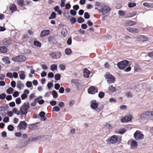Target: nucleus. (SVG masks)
<instances>
[{
    "instance_id": "f257e3e1",
    "label": "nucleus",
    "mask_w": 153,
    "mask_h": 153,
    "mask_svg": "<svg viewBox=\"0 0 153 153\" xmlns=\"http://www.w3.org/2000/svg\"><path fill=\"white\" fill-rule=\"evenodd\" d=\"M111 9L108 6H104L101 9L99 10V13H102V14L105 16L108 15L109 13V11Z\"/></svg>"
},
{
    "instance_id": "f03ea898",
    "label": "nucleus",
    "mask_w": 153,
    "mask_h": 153,
    "mask_svg": "<svg viewBox=\"0 0 153 153\" xmlns=\"http://www.w3.org/2000/svg\"><path fill=\"white\" fill-rule=\"evenodd\" d=\"M141 117L142 118H147L152 120L153 119V111L144 112L141 115Z\"/></svg>"
},
{
    "instance_id": "7ed1b4c3",
    "label": "nucleus",
    "mask_w": 153,
    "mask_h": 153,
    "mask_svg": "<svg viewBox=\"0 0 153 153\" xmlns=\"http://www.w3.org/2000/svg\"><path fill=\"white\" fill-rule=\"evenodd\" d=\"M129 63V62L127 60H123L118 62L117 65L120 69L123 70L127 66Z\"/></svg>"
},
{
    "instance_id": "20e7f679",
    "label": "nucleus",
    "mask_w": 153,
    "mask_h": 153,
    "mask_svg": "<svg viewBox=\"0 0 153 153\" xmlns=\"http://www.w3.org/2000/svg\"><path fill=\"white\" fill-rule=\"evenodd\" d=\"M105 77L107 79V82L109 83H113L115 81V77L111 74L106 73L105 75Z\"/></svg>"
},
{
    "instance_id": "39448f33",
    "label": "nucleus",
    "mask_w": 153,
    "mask_h": 153,
    "mask_svg": "<svg viewBox=\"0 0 153 153\" xmlns=\"http://www.w3.org/2000/svg\"><path fill=\"white\" fill-rule=\"evenodd\" d=\"M12 59L15 62H21L25 61L26 58L24 56L20 55L13 57Z\"/></svg>"
},
{
    "instance_id": "423d86ee",
    "label": "nucleus",
    "mask_w": 153,
    "mask_h": 153,
    "mask_svg": "<svg viewBox=\"0 0 153 153\" xmlns=\"http://www.w3.org/2000/svg\"><path fill=\"white\" fill-rule=\"evenodd\" d=\"M134 137L136 140H141L143 138L144 135L141 134L140 131L137 130L134 133Z\"/></svg>"
},
{
    "instance_id": "0eeeda50",
    "label": "nucleus",
    "mask_w": 153,
    "mask_h": 153,
    "mask_svg": "<svg viewBox=\"0 0 153 153\" xmlns=\"http://www.w3.org/2000/svg\"><path fill=\"white\" fill-rule=\"evenodd\" d=\"M49 55L52 58L56 59H59L62 56L61 53L58 51L50 53Z\"/></svg>"
},
{
    "instance_id": "6e6552de",
    "label": "nucleus",
    "mask_w": 153,
    "mask_h": 153,
    "mask_svg": "<svg viewBox=\"0 0 153 153\" xmlns=\"http://www.w3.org/2000/svg\"><path fill=\"white\" fill-rule=\"evenodd\" d=\"M98 89L94 86H91L88 89V91L89 94H94L98 92Z\"/></svg>"
},
{
    "instance_id": "1a4fd4ad",
    "label": "nucleus",
    "mask_w": 153,
    "mask_h": 153,
    "mask_svg": "<svg viewBox=\"0 0 153 153\" xmlns=\"http://www.w3.org/2000/svg\"><path fill=\"white\" fill-rule=\"evenodd\" d=\"M27 126V124L25 121H21L18 127L19 130L25 129Z\"/></svg>"
},
{
    "instance_id": "9d476101",
    "label": "nucleus",
    "mask_w": 153,
    "mask_h": 153,
    "mask_svg": "<svg viewBox=\"0 0 153 153\" xmlns=\"http://www.w3.org/2000/svg\"><path fill=\"white\" fill-rule=\"evenodd\" d=\"M2 43L4 45L8 46L11 44L12 41L10 38H6L2 41Z\"/></svg>"
},
{
    "instance_id": "9b49d317",
    "label": "nucleus",
    "mask_w": 153,
    "mask_h": 153,
    "mask_svg": "<svg viewBox=\"0 0 153 153\" xmlns=\"http://www.w3.org/2000/svg\"><path fill=\"white\" fill-rule=\"evenodd\" d=\"M38 123H39L37 122L33 124H29L28 128L32 130H35L37 129L38 127Z\"/></svg>"
},
{
    "instance_id": "f8f14e48",
    "label": "nucleus",
    "mask_w": 153,
    "mask_h": 153,
    "mask_svg": "<svg viewBox=\"0 0 153 153\" xmlns=\"http://www.w3.org/2000/svg\"><path fill=\"white\" fill-rule=\"evenodd\" d=\"M117 140L118 138L117 136L114 135L110 138L109 141L111 144H114L117 142Z\"/></svg>"
},
{
    "instance_id": "ddd939ff",
    "label": "nucleus",
    "mask_w": 153,
    "mask_h": 153,
    "mask_svg": "<svg viewBox=\"0 0 153 153\" xmlns=\"http://www.w3.org/2000/svg\"><path fill=\"white\" fill-rule=\"evenodd\" d=\"M132 119V116L130 115H128L125 116L124 118L122 120V121L123 122H127L131 121Z\"/></svg>"
},
{
    "instance_id": "4468645a",
    "label": "nucleus",
    "mask_w": 153,
    "mask_h": 153,
    "mask_svg": "<svg viewBox=\"0 0 153 153\" xmlns=\"http://www.w3.org/2000/svg\"><path fill=\"white\" fill-rule=\"evenodd\" d=\"M20 114L22 116L24 115L25 118V116L27 113L28 110L23 108L20 107ZM21 119H22V116L21 117Z\"/></svg>"
},
{
    "instance_id": "2eb2a0df",
    "label": "nucleus",
    "mask_w": 153,
    "mask_h": 153,
    "mask_svg": "<svg viewBox=\"0 0 153 153\" xmlns=\"http://www.w3.org/2000/svg\"><path fill=\"white\" fill-rule=\"evenodd\" d=\"M79 80L78 79H71V83L75 84L77 90H78V88L80 85V84L79 82Z\"/></svg>"
},
{
    "instance_id": "dca6fc26",
    "label": "nucleus",
    "mask_w": 153,
    "mask_h": 153,
    "mask_svg": "<svg viewBox=\"0 0 153 153\" xmlns=\"http://www.w3.org/2000/svg\"><path fill=\"white\" fill-rule=\"evenodd\" d=\"M137 40L139 41L144 42L147 41L148 39L145 36L140 35L137 38Z\"/></svg>"
},
{
    "instance_id": "f3484780",
    "label": "nucleus",
    "mask_w": 153,
    "mask_h": 153,
    "mask_svg": "<svg viewBox=\"0 0 153 153\" xmlns=\"http://www.w3.org/2000/svg\"><path fill=\"white\" fill-rule=\"evenodd\" d=\"M98 104L95 100H93L91 102V107L93 109H96L98 106Z\"/></svg>"
},
{
    "instance_id": "a211bd4d",
    "label": "nucleus",
    "mask_w": 153,
    "mask_h": 153,
    "mask_svg": "<svg viewBox=\"0 0 153 153\" xmlns=\"http://www.w3.org/2000/svg\"><path fill=\"white\" fill-rule=\"evenodd\" d=\"M49 33L50 31L48 29L46 30H43L41 32L40 36L42 37H43L45 36H47L49 34Z\"/></svg>"
},
{
    "instance_id": "6ab92c4d",
    "label": "nucleus",
    "mask_w": 153,
    "mask_h": 153,
    "mask_svg": "<svg viewBox=\"0 0 153 153\" xmlns=\"http://www.w3.org/2000/svg\"><path fill=\"white\" fill-rule=\"evenodd\" d=\"M83 76L86 78H88L90 74V71L87 68H85L83 70Z\"/></svg>"
},
{
    "instance_id": "aec40b11",
    "label": "nucleus",
    "mask_w": 153,
    "mask_h": 153,
    "mask_svg": "<svg viewBox=\"0 0 153 153\" xmlns=\"http://www.w3.org/2000/svg\"><path fill=\"white\" fill-rule=\"evenodd\" d=\"M17 87L21 90L22 88L24 87V84L20 81H18L17 82Z\"/></svg>"
},
{
    "instance_id": "412c9836",
    "label": "nucleus",
    "mask_w": 153,
    "mask_h": 153,
    "mask_svg": "<svg viewBox=\"0 0 153 153\" xmlns=\"http://www.w3.org/2000/svg\"><path fill=\"white\" fill-rule=\"evenodd\" d=\"M21 107L28 110L30 108V104L27 102H26L23 103V105Z\"/></svg>"
},
{
    "instance_id": "4be33fe9",
    "label": "nucleus",
    "mask_w": 153,
    "mask_h": 153,
    "mask_svg": "<svg viewBox=\"0 0 153 153\" xmlns=\"http://www.w3.org/2000/svg\"><path fill=\"white\" fill-rule=\"evenodd\" d=\"M138 146L137 143L135 140H132L131 143V148H135Z\"/></svg>"
},
{
    "instance_id": "5701e85b",
    "label": "nucleus",
    "mask_w": 153,
    "mask_h": 153,
    "mask_svg": "<svg viewBox=\"0 0 153 153\" xmlns=\"http://www.w3.org/2000/svg\"><path fill=\"white\" fill-rule=\"evenodd\" d=\"M10 10L11 11L12 13H13L15 11L17 10V8L16 5L14 4H13L10 6Z\"/></svg>"
},
{
    "instance_id": "b1692460",
    "label": "nucleus",
    "mask_w": 153,
    "mask_h": 153,
    "mask_svg": "<svg viewBox=\"0 0 153 153\" xmlns=\"http://www.w3.org/2000/svg\"><path fill=\"white\" fill-rule=\"evenodd\" d=\"M137 13L136 12L128 13L126 14V18L131 17L135 16Z\"/></svg>"
},
{
    "instance_id": "393cba45",
    "label": "nucleus",
    "mask_w": 153,
    "mask_h": 153,
    "mask_svg": "<svg viewBox=\"0 0 153 153\" xmlns=\"http://www.w3.org/2000/svg\"><path fill=\"white\" fill-rule=\"evenodd\" d=\"M7 48L5 46L0 47V52L2 53H6L7 51Z\"/></svg>"
},
{
    "instance_id": "a878e982",
    "label": "nucleus",
    "mask_w": 153,
    "mask_h": 153,
    "mask_svg": "<svg viewBox=\"0 0 153 153\" xmlns=\"http://www.w3.org/2000/svg\"><path fill=\"white\" fill-rule=\"evenodd\" d=\"M136 22L133 21H129L126 23V25L127 26H131L135 25Z\"/></svg>"
},
{
    "instance_id": "bb28decb",
    "label": "nucleus",
    "mask_w": 153,
    "mask_h": 153,
    "mask_svg": "<svg viewBox=\"0 0 153 153\" xmlns=\"http://www.w3.org/2000/svg\"><path fill=\"white\" fill-rule=\"evenodd\" d=\"M24 73V71H20L19 76L21 79L23 80L25 79V76Z\"/></svg>"
},
{
    "instance_id": "cd10ccee",
    "label": "nucleus",
    "mask_w": 153,
    "mask_h": 153,
    "mask_svg": "<svg viewBox=\"0 0 153 153\" xmlns=\"http://www.w3.org/2000/svg\"><path fill=\"white\" fill-rule=\"evenodd\" d=\"M61 34L63 37H66L68 35V31L67 29H62L61 31Z\"/></svg>"
},
{
    "instance_id": "c85d7f7f",
    "label": "nucleus",
    "mask_w": 153,
    "mask_h": 153,
    "mask_svg": "<svg viewBox=\"0 0 153 153\" xmlns=\"http://www.w3.org/2000/svg\"><path fill=\"white\" fill-rule=\"evenodd\" d=\"M34 45L38 48H40L42 46L41 43L37 41H34L33 42Z\"/></svg>"
},
{
    "instance_id": "c756f323",
    "label": "nucleus",
    "mask_w": 153,
    "mask_h": 153,
    "mask_svg": "<svg viewBox=\"0 0 153 153\" xmlns=\"http://www.w3.org/2000/svg\"><path fill=\"white\" fill-rule=\"evenodd\" d=\"M18 5L20 6L25 5L24 1L23 0H17Z\"/></svg>"
},
{
    "instance_id": "7c9ffc66",
    "label": "nucleus",
    "mask_w": 153,
    "mask_h": 153,
    "mask_svg": "<svg viewBox=\"0 0 153 153\" xmlns=\"http://www.w3.org/2000/svg\"><path fill=\"white\" fill-rule=\"evenodd\" d=\"M134 71L138 72L141 70V68L137 65H135L134 66Z\"/></svg>"
},
{
    "instance_id": "2f4dec72",
    "label": "nucleus",
    "mask_w": 153,
    "mask_h": 153,
    "mask_svg": "<svg viewBox=\"0 0 153 153\" xmlns=\"http://www.w3.org/2000/svg\"><path fill=\"white\" fill-rule=\"evenodd\" d=\"M56 17V13L54 12H52L50 16L49 17V19H55Z\"/></svg>"
},
{
    "instance_id": "473e14b6",
    "label": "nucleus",
    "mask_w": 153,
    "mask_h": 153,
    "mask_svg": "<svg viewBox=\"0 0 153 153\" xmlns=\"http://www.w3.org/2000/svg\"><path fill=\"white\" fill-rule=\"evenodd\" d=\"M65 52L66 54L69 55L71 53L72 51L70 48H68L65 50Z\"/></svg>"
},
{
    "instance_id": "72a5a7b5",
    "label": "nucleus",
    "mask_w": 153,
    "mask_h": 153,
    "mask_svg": "<svg viewBox=\"0 0 153 153\" xmlns=\"http://www.w3.org/2000/svg\"><path fill=\"white\" fill-rule=\"evenodd\" d=\"M108 90L110 92H113L116 91V88L113 87L112 85H111L109 87Z\"/></svg>"
},
{
    "instance_id": "f704fd0d",
    "label": "nucleus",
    "mask_w": 153,
    "mask_h": 153,
    "mask_svg": "<svg viewBox=\"0 0 153 153\" xmlns=\"http://www.w3.org/2000/svg\"><path fill=\"white\" fill-rule=\"evenodd\" d=\"M57 68V66L56 64H53L51 65V69L52 71H53L54 70L56 69Z\"/></svg>"
},
{
    "instance_id": "c9c22d12",
    "label": "nucleus",
    "mask_w": 153,
    "mask_h": 153,
    "mask_svg": "<svg viewBox=\"0 0 153 153\" xmlns=\"http://www.w3.org/2000/svg\"><path fill=\"white\" fill-rule=\"evenodd\" d=\"M59 67L61 70H64L65 69L66 66L63 64H61L59 65Z\"/></svg>"
},
{
    "instance_id": "e433bc0d",
    "label": "nucleus",
    "mask_w": 153,
    "mask_h": 153,
    "mask_svg": "<svg viewBox=\"0 0 153 153\" xmlns=\"http://www.w3.org/2000/svg\"><path fill=\"white\" fill-rule=\"evenodd\" d=\"M61 75L59 74H56L55 76V79L56 80H59L61 78Z\"/></svg>"
},
{
    "instance_id": "4c0bfd02",
    "label": "nucleus",
    "mask_w": 153,
    "mask_h": 153,
    "mask_svg": "<svg viewBox=\"0 0 153 153\" xmlns=\"http://www.w3.org/2000/svg\"><path fill=\"white\" fill-rule=\"evenodd\" d=\"M39 99L38 98H36V99H35L34 100V101L33 102H32L30 103V105H31V106H33V107L35 106L36 105V102L37 101H38V100Z\"/></svg>"
},
{
    "instance_id": "58836bf2",
    "label": "nucleus",
    "mask_w": 153,
    "mask_h": 153,
    "mask_svg": "<svg viewBox=\"0 0 153 153\" xmlns=\"http://www.w3.org/2000/svg\"><path fill=\"white\" fill-rule=\"evenodd\" d=\"M7 92L8 94H11L13 91V89L12 88H10L7 90Z\"/></svg>"
},
{
    "instance_id": "ea45409f",
    "label": "nucleus",
    "mask_w": 153,
    "mask_h": 153,
    "mask_svg": "<svg viewBox=\"0 0 153 153\" xmlns=\"http://www.w3.org/2000/svg\"><path fill=\"white\" fill-rule=\"evenodd\" d=\"M136 4L135 3H129L128 4V6L129 7H132L135 6Z\"/></svg>"
},
{
    "instance_id": "a19ab883",
    "label": "nucleus",
    "mask_w": 153,
    "mask_h": 153,
    "mask_svg": "<svg viewBox=\"0 0 153 153\" xmlns=\"http://www.w3.org/2000/svg\"><path fill=\"white\" fill-rule=\"evenodd\" d=\"M52 95L54 98H56L58 97V94L56 91L55 90H53L52 92Z\"/></svg>"
},
{
    "instance_id": "79ce46f5",
    "label": "nucleus",
    "mask_w": 153,
    "mask_h": 153,
    "mask_svg": "<svg viewBox=\"0 0 153 153\" xmlns=\"http://www.w3.org/2000/svg\"><path fill=\"white\" fill-rule=\"evenodd\" d=\"M128 31L129 32L132 33H137L138 32L137 29H127Z\"/></svg>"
},
{
    "instance_id": "37998d69",
    "label": "nucleus",
    "mask_w": 153,
    "mask_h": 153,
    "mask_svg": "<svg viewBox=\"0 0 153 153\" xmlns=\"http://www.w3.org/2000/svg\"><path fill=\"white\" fill-rule=\"evenodd\" d=\"M60 110V108L58 106H56L53 108V111H58Z\"/></svg>"
},
{
    "instance_id": "c03bdc74",
    "label": "nucleus",
    "mask_w": 153,
    "mask_h": 153,
    "mask_svg": "<svg viewBox=\"0 0 153 153\" xmlns=\"http://www.w3.org/2000/svg\"><path fill=\"white\" fill-rule=\"evenodd\" d=\"M105 95L104 92H100L98 94V96L100 98H102Z\"/></svg>"
},
{
    "instance_id": "a18cd8bd",
    "label": "nucleus",
    "mask_w": 153,
    "mask_h": 153,
    "mask_svg": "<svg viewBox=\"0 0 153 153\" xmlns=\"http://www.w3.org/2000/svg\"><path fill=\"white\" fill-rule=\"evenodd\" d=\"M84 19L81 17H79L77 19L78 22L79 23H81L84 21Z\"/></svg>"
},
{
    "instance_id": "49530a36",
    "label": "nucleus",
    "mask_w": 153,
    "mask_h": 153,
    "mask_svg": "<svg viewBox=\"0 0 153 153\" xmlns=\"http://www.w3.org/2000/svg\"><path fill=\"white\" fill-rule=\"evenodd\" d=\"M26 86L29 88L31 87L32 86V84L31 82L27 81L26 84Z\"/></svg>"
},
{
    "instance_id": "de8ad7c7",
    "label": "nucleus",
    "mask_w": 153,
    "mask_h": 153,
    "mask_svg": "<svg viewBox=\"0 0 153 153\" xmlns=\"http://www.w3.org/2000/svg\"><path fill=\"white\" fill-rule=\"evenodd\" d=\"M7 129L10 131H12L14 129V127L12 125H9L7 127Z\"/></svg>"
},
{
    "instance_id": "09e8293b",
    "label": "nucleus",
    "mask_w": 153,
    "mask_h": 153,
    "mask_svg": "<svg viewBox=\"0 0 153 153\" xmlns=\"http://www.w3.org/2000/svg\"><path fill=\"white\" fill-rule=\"evenodd\" d=\"M84 17L85 19H88L90 18V15L87 12H85L84 14Z\"/></svg>"
},
{
    "instance_id": "8fccbe9b",
    "label": "nucleus",
    "mask_w": 153,
    "mask_h": 153,
    "mask_svg": "<svg viewBox=\"0 0 153 153\" xmlns=\"http://www.w3.org/2000/svg\"><path fill=\"white\" fill-rule=\"evenodd\" d=\"M9 58L8 57H4L2 59L3 61L6 63H7V61L9 60Z\"/></svg>"
},
{
    "instance_id": "3c124183",
    "label": "nucleus",
    "mask_w": 153,
    "mask_h": 153,
    "mask_svg": "<svg viewBox=\"0 0 153 153\" xmlns=\"http://www.w3.org/2000/svg\"><path fill=\"white\" fill-rule=\"evenodd\" d=\"M126 131V130L125 129L122 128L119 131V133L121 134H123Z\"/></svg>"
},
{
    "instance_id": "603ef678",
    "label": "nucleus",
    "mask_w": 153,
    "mask_h": 153,
    "mask_svg": "<svg viewBox=\"0 0 153 153\" xmlns=\"http://www.w3.org/2000/svg\"><path fill=\"white\" fill-rule=\"evenodd\" d=\"M70 13L71 15L73 16H75L76 14V12L74 10H71L70 11Z\"/></svg>"
},
{
    "instance_id": "864d4df0",
    "label": "nucleus",
    "mask_w": 153,
    "mask_h": 153,
    "mask_svg": "<svg viewBox=\"0 0 153 153\" xmlns=\"http://www.w3.org/2000/svg\"><path fill=\"white\" fill-rule=\"evenodd\" d=\"M16 102L17 104H19L21 103V100L20 97L16 99Z\"/></svg>"
},
{
    "instance_id": "5fc2aeb1",
    "label": "nucleus",
    "mask_w": 153,
    "mask_h": 153,
    "mask_svg": "<svg viewBox=\"0 0 153 153\" xmlns=\"http://www.w3.org/2000/svg\"><path fill=\"white\" fill-rule=\"evenodd\" d=\"M76 21V19L74 17H72L70 19L71 22L73 24L75 23Z\"/></svg>"
},
{
    "instance_id": "6e6d98bb",
    "label": "nucleus",
    "mask_w": 153,
    "mask_h": 153,
    "mask_svg": "<svg viewBox=\"0 0 153 153\" xmlns=\"http://www.w3.org/2000/svg\"><path fill=\"white\" fill-rule=\"evenodd\" d=\"M6 76L7 77L11 78L13 77V74L11 73L8 72L6 74Z\"/></svg>"
},
{
    "instance_id": "4d7b16f0",
    "label": "nucleus",
    "mask_w": 153,
    "mask_h": 153,
    "mask_svg": "<svg viewBox=\"0 0 153 153\" xmlns=\"http://www.w3.org/2000/svg\"><path fill=\"white\" fill-rule=\"evenodd\" d=\"M19 95V92L17 91H15L13 94V96L14 97H16Z\"/></svg>"
},
{
    "instance_id": "13d9d810",
    "label": "nucleus",
    "mask_w": 153,
    "mask_h": 153,
    "mask_svg": "<svg viewBox=\"0 0 153 153\" xmlns=\"http://www.w3.org/2000/svg\"><path fill=\"white\" fill-rule=\"evenodd\" d=\"M45 114L44 112L42 111L40 112L39 115L40 117H42L45 116Z\"/></svg>"
},
{
    "instance_id": "bf43d9fd",
    "label": "nucleus",
    "mask_w": 153,
    "mask_h": 153,
    "mask_svg": "<svg viewBox=\"0 0 153 153\" xmlns=\"http://www.w3.org/2000/svg\"><path fill=\"white\" fill-rule=\"evenodd\" d=\"M118 14L119 16H123L125 14V12L121 10H120L119 11Z\"/></svg>"
},
{
    "instance_id": "052dcab7",
    "label": "nucleus",
    "mask_w": 153,
    "mask_h": 153,
    "mask_svg": "<svg viewBox=\"0 0 153 153\" xmlns=\"http://www.w3.org/2000/svg\"><path fill=\"white\" fill-rule=\"evenodd\" d=\"M22 100H25L27 97V95L25 94H23L21 96Z\"/></svg>"
},
{
    "instance_id": "680f3d73",
    "label": "nucleus",
    "mask_w": 153,
    "mask_h": 153,
    "mask_svg": "<svg viewBox=\"0 0 153 153\" xmlns=\"http://www.w3.org/2000/svg\"><path fill=\"white\" fill-rule=\"evenodd\" d=\"M11 85L13 88H15L16 86V82L14 81H12L11 82Z\"/></svg>"
},
{
    "instance_id": "e2e57ef3",
    "label": "nucleus",
    "mask_w": 153,
    "mask_h": 153,
    "mask_svg": "<svg viewBox=\"0 0 153 153\" xmlns=\"http://www.w3.org/2000/svg\"><path fill=\"white\" fill-rule=\"evenodd\" d=\"M47 86L48 88L50 89L53 86V84L52 82H50L48 83Z\"/></svg>"
},
{
    "instance_id": "0e129e2a",
    "label": "nucleus",
    "mask_w": 153,
    "mask_h": 153,
    "mask_svg": "<svg viewBox=\"0 0 153 153\" xmlns=\"http://www.w3.org/2000/svg\"><path fill=\"white\" fill-rule=\"evenodd\" d=\"M58 105L60 107L62 108L64 106L65 104L63 102H59V104Z\"/></svg>"
},
{
    "instance_id": "69168bd1",
    "label": "nucleus",
    "mask_w": 153,
    "mask_h": 153,
    "mask_svg": "<svg viewBox=\"0 0 153 153\" xmlns=\"http://www.w3.org/2000/svg\"><path fill=\"white\" fill-rule=\"evenodd\" d=\"M71 6L69 4V3L66 4L65 6V8L66 9H69L70 8Z\"/></svg>"
},
{
    "instance_id": "338daca9",
    "label": "nucleus",
    "mask_w": 153,
    "mask_h": 153,
    "mask_svg": "<svg viewBox=\"0 0 153 153\" xmlns=\"http://www.w3.org/2000/svg\"><path fill=\"white\" fill-rule=\"evenodd\" d=\"M6 94H2L0 95V99H4L6 97Z\"/></svg>"
},
{
    "instance_id": "774afa93",
    "label": "nucleus",
    "mask_w": 153,
    "mask_h": 153,
    "mask_svg": "<svg viewBox=\"0 0 153 153\" xmlns=\"http://www.w3.org/2000/svg\"><path fill=\"white\" fill-rule=\"evenodd\" d=\"M148 55L150 57L153 56V51L149 52L148 53Z\"/></svg>"
}]
</instances>
